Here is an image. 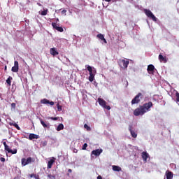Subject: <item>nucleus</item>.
Returning <instances> with one entry per match:
<instances>
[{
	"instance_id": "obj_12",
	"label": "nucleus",
	"mask_w": 179,
	"mask_h": 179,
	"mask_svg": "<svg viewBox=\"0 0 179 179\" xmlns=\"http://www.w3.org/2000/svg\"><path fill=\"white\" fill-rule=\"evenodd\" d=\"M41 104H50V106H54V101H50L47 99H43L41 101Z\"/></svg>"
},
{
	"instance_id": "obj_26",
	"label": "nucleus",
	"mask_w": 179,
	"mask_h": 179,
	"mask_svg": "<svg viewBox=\"0 0 179 179\" xmlns=\"http://www.w3.org/2000/svg\"><path fill=\"white\" fill-rule=\"evenodd\" d=\"M48 13V9L44 10L41 12V15L42 16H45L47 15V13Z\"/></svg>"
},
{
	"instance_id": "obj_14",
	"label": "nucleus",
	"mask_w": 179,
	"mask_h": 179,
	"mask_svg": "<svg viewBox=\"0 0 179 179\" xmlns=\"http://www.w3.org/2000/svg\"><path fill=\"white\" fill-rule=\"evenodd\" d=\"M159 60L161 62H164V64H166L167 62V57L165 56L164 57L162 55H159Z\"/></svg>"
},
{
	"instance_id": "obj_41",
	"label": "nucleus",
	"mask_w": 179,
	"mask_h": 179,
	"mask_svg": "<svg viewBox=\"0 0 179 179\" xmlns=\"http://www.w3.org/2000/svg\"><path fill=\"white\" fill-rule=\"evenodd\" d=\"M3 145L4 148L8 146V144H6V142H5V141L3 143Z\"/></svg>"
},
{
	"instance_id": "obj_18",
	"label": "nucleus",
	"mask_w": 179,
	"mask_h": 179,
	"mask_svg": "<svg viewBox=\"0 0 179 179\" xmlns=\"http://www.w3.org/2000/svg\"><path fill=\"white\" fill-rule=\"evenodd\" d=\"M38 135L34 134H30L29 136V141H32V139H38Z\"/></svg>"
},
{
	"instance_id": "obj_38",
	"label": "nucleus",
	"mask_w": 179,
	"mask_h": 179,
	"mask_svg": "<svg viewBox=\"0 0 179 179\" xmlns=\"http://www.w3.org/2000/svg\"><path fill=\"white\" fill-rule=\"evenodd\" d=\"M0 160H1V162H2L3 163L5 162V158H3V157H1V158H0Z\"/></svg>"
},
{
	"instance_id": "obj_47",
	"label": "nucleus",
	"mask_w": 179,
	"mask_h": 179,
	"mask_svg": "<svg viewBox=\"0 0 179 179\" xmlns=\"http://www.w3.org/2000/svg\"><path fill=\"white\" fill-rule=\"evenodd\" d=\"M0 122H1V119H0Z\"/></svg>"
},
{
	"instance_id": "obj_30",
	"label": "nucleus",
	"mask_w": 179,
	"mask_h": 179,
	"mask_svg": "<svg viewBox=\"0 0 179 179\" xmlns=\"http://www.w3.org/2000/svg\"><path fill=\"white\" fill-rule=\"evenodd\" d=\"M13 127H15V128H16V129H17L18 131H20V127H19V125L16 123L13 124Z\"/></svg>"
},
{
	"instance_id": "obj_13",
	"label": "nucleus",
	"mask_w": 179,
	"mask_h": 179,
	"mask_svg": "<svg viewBox=\"0 0 179 179\" xmlns=\"http://www.w3.org/2000/svg\"><path fill=\"white\" fill-rule=\"evenodd\" d=\"M50 52L51 55H53L54 57H55V55H58V54H59V52H58V51H57V49L55 48H50Z\"/></svg>"
},
{
	"instance_id": "obj_39",
	"label": "nucleus",
	"mask_w": 179,
	"mask_h": 179,
	"mask_svg": "<svg viewBox=\"0 0 179 179\" xmlns=\"http://www.w3.org/2000/svg\"><path fill=\"white\" fill-rule=\"evenodd\" d=\"M34 178H36V179H40V176H38V175H35V176H34Z\"/></svg>"
},
{
	"instance_id": "obj_35",
	"label": "nucleus",
	"mask_w": 179,
	"mask_h": 179,
	"mask_svg": "<svg viewBox=\"0 0 179 179\" xmlns=\"http://www.w3.org/2000/svg\"><path fill=\"white\" fill-rule=\"evenodd\" d=\"M48 178H50V179L55 178V176H54L51 174L48 175Z\"/></svg>"
},
{
	"instance_id": "obj_31",
	"label": "nucleus",
	"mask_w": 179,
	"mask_h": 179,
	"mask_svg": "<svg viewBox=\"0 0 179 179\" xmlns=\"http://www.w3.org/2000/svg\"><path fill=\"white\" fill-rule=\"evenodd\" d=\"M87 148V143H84L82 149H83V150H86Z\"/></svg>"
},
{
	"instance_id": "obj_20",
	"label": "nucleus",
	"mask_w": 179,
	"mask_h": 179,
	"mask_svg": "<svg viewBox=\"0 0 179 179\" xmlns=\"http://www.w3.org/2000/svg\"><path fill=\"white\" fill-rule=\"evenodd\" d=\"M112 169H113V171H121V167H120L118 166L113 165L112 166Z\"/></svg>"
},
{
	"instance_id": "obj_25",
	"label": "nucleus",
	"mask_w": 179,
	"mask_h": 179,
	"mask_svg": "<svg viewBox=\"0 0 179 179\" xmlns=\"http://www.w3.org/2000/svg\"><path fill=\"white\" fill-rule=\"evenodd\" d=\"M97 38H99V40H104V35L101 34H99L97 36H96Z\"/></svg>"
},
{
	"instance_id": "obj_21",
	"label": "nucleus",
	"mask_w": 179,
	"mask_h": 179,
	"mask_svg": "<svg viewBox=\"0 0 179 179\" xmlns=\"http://www.w3.org/2000/svg\"><path fill=\"white\" fill-rule=\"evenodd\" d=\"M41 125L43 127V128H48V125L45 124V122L43 120V119L40 118L39 119Z\"/></svg>"
},
{
	"instance_id": "obj_4",
	"label": "nucleus",
	"mask_w": 179,
	"mask_h": 179,
	"mask_svg": "<svg viewBox=\"0 0 179 179\" xmlns=\"http://www.w3.org/2000/svg\"><path fill=\"white\" fill-rule=\"evenodd\" d=\"M144 13L149 17L150 19H152L154 22H157V18L155 15H153V13L150 10L145 9Z\"/></svg>"
},
{
	"instance_id": "obj_28",
	"label": "nucleus",
	"mask_w": 179,
	"mask_h": 179,
	"mask_svg": "<svg viewBox=\"0 0 179 179\" xmlns=\"http://www.w3.org/2000/svg\"><path fill=\"white\" fill-rule=\"evenodd\" d=\"M5 150H6V152H8V153H10V152H12V150H10L9 148L8 145H6V147H4Z\"/></svg>"
},
{
	"instance_id": "obj_7",
	"label": "nucleus",
	"mask_w": 179,
	"mask_h": 179,
	"mask_svg": "<svg viewBox=\"0 0 179 179\" xmlns=\"http://www.w3.org/2000/svg\"><path fill=\"white\" fill-rule=\"evenodd\" d=\"M155 66L153 64H150L148 66L147 71L149 75H155Z\"/></svg>"
},
{
	"instance_id": "obj_24",
	"label": "nucleus",
	"mask_w": 179,
	"mask_h": 179,
	"mask_svg": "<svg viewBox=\"0 0 179 179\" xmlns=\"http://www.w3.org/2000/svg\"><path fill=\"white\" fill-rule=\"evenodd\" d=\"M96 76V74H91L89 76V80L90 82H93V80H94V76Z\"/></svg>"
},
{
	"instance_id": "obj_15",
	"label": "nucleus",
	"mask_w": 179,
	"mask_h": 179,
	"mask_svg": "<svg viewBox=\"0 0 179 179\" xmlns=\"http://www.w3.org/2000/svg\"><path fill=\"white\" fill-rule=\"evenodd\" d=\"M166 179H173L174 174L170 171H166Z\"/></svg>"
},
{
	"instance_id": "obj_17",
	"label": "nucleus",
	"mask_w": 179,
	"mask_h": 179,
	"mask_svg": "<svg viewBox=\"0 0 179 179\" xmlns=\"http://www.w3.org/2000/svg\"><path fill=\"white\" fill-rule=\"evenodd\" d=\"M87 69L89 71L90 75H95L96 74V71L93 70L92 66H87Z\"/></svg>"
},
{
	"instance_id": "obj_16",
	"label": "nucleus",
	"mask_w": 179,
	"mask_h": 179,
	"mask_svg": "<svg viewBox=\"0 0 179 179\" xmlns=\"http://www.w3.org/2000/svg\"><path fill=\"white\" fill-rule=\"evenodd\" d=\"M142 159L144 162H148V157H149V154L146 152H142Z\"/></svg>"
},
{
	"instance_id": "obj_5",
	"label": "nucleus",
	"mask_w": 179,
	"mask_h": 179,
	"mask_svg": "<svg viewBox=\"0 0 179 179\" xmlns=\"http://www.w3.org/2000/svg\"><path fill=\"white\" fill-rule=\"evenodd\" d=\"M98 102L99 106H101L103 108H106V110H111V107H110V106H107V102L104 99L99 98Z\"/></svg>"
},
{
	"instance_id": "obj_3",
	"label": "nucleus",
	"mask_w": 179,
	"mask_h": 179,
	"mask_svg": "<svg viewBox=\"0 0 179 179\" xmlns=\"http://www.w3.org/2000/svg\"><path fill=\"white\" fill-rule=\"evenodd\" d=\"M34 162H36V159L31 157H28L27 159L22 158L21 159L22 166H27V164H30V163H34Z\"/></svg>"
},
{
	"instance_id": "obj_46",
	"label": "nucleus",
	"mask_w": 179,
	"mask_h": 179,
	"mask_svg": "<svg viewBox=\"0 0 179 179\" xmlns=\"http://www.w3.org/2000/svg\"><path fill=\"white\" fill-rule=\"evenodd\" d=\"M74 153H78V150H74Z\"/></svg>"
},
{
	"instance_id": "obj_36",
	"label": "nucleus",
	"mask_w": 179,
	"mask_h": 179,
	"mask_svg": "<svg viewBox=\"0 0 179 179\" xmlns=\"http://www.w3.org/2000/svg\"><path fill=\"white\" fill-rule=\"evenodd\" d=\"M11 107H12V108H16V103H11Z\"/></svg>"
},
{
	"instance_id": "obj_29",
	"label": "nucleus",
	"mask_w": 179,
	"mask_h": 179,
	"mask_svg": "<svg viewBox=\"0 0 179 179\" xmlns=\"http://www.w3.org/2000/svg\"><path fill=\"white\" fill-rule=\"evenodd\" d=\"M57 107L58 111H62V106L59 105V103H57Z\"/></svg>"
},
{
	"instance_id": "obj_37",
	"label": "nucleus",
	"mask_w": 179,
	"mask_h": 179,
	"mask_svg": "<svg viewBox=\"0 0 179 179\" xmlns=\"http://www.w3.org/2000/svg\"><path fill=\"white\" fill-rule=\"evenodd\" d=\"M62 15H66V10H63L62 11Z\"/></svg>"
},
{
	"instance_id": "obj_10",
	"label": "nucleus",
	"mask_w": 179,
	"mask_h": 179,
	"mask_svg": "<svg viewBox=\"0 0 179 179\" xmlns=\"http://www.w3.org/2000/svg\"><path fill=\"white\" fill-rule=\"evenodd\" d=\"M120 64H122V68L127 69V68H128V65H129V60L122 59L120 60Z\"/></svg>"
},
{
	"instance_id": "obj_44",
	"label": "nucleus",
	"mask_w": 179,
	"mask_h": 179,
	"mask_svg": "<svg viewBox=\"0 0 179 179\" xmlns=\"http://www.w3.org/2000/svg\"><path fill=\"white\" fill-rule=\"evenodd\" d=\"M68 172H69V173H72V169H69V170H68Z\"/></svg>"
},
{
	"instance_id": "obj_1",
	"label": "nucleus",
	"mask_w": 179,
	"mask_h": 179,
	"mask_svg": "<svg viewBox=\"0 0 179 179\" xmlns=\"http://www.w3.org/2000/svg\"><path fill=\"white\" fill-rule=\"evenodd\" d=\"M152 107H153V103L152 101H149L136 108L133 114L135 115V117L144 115V114H146V113L150 111V108H152Z\"/></svg>"
},
{
	"instance_id": "obj_9",
	"label": "nucleus",
	"mask_w": 179,
	"mask_h": 179,
	"mask_svg": "<svg viewBox=\"0 0 179 179\" xmlns=\"http://www.w3.org/2000/svg\"><path fill=\"white\" fill-rule=\"evenodd\" d=\"M12 72H19V62L15 61L14 62V66L11 69Z\"/></svg>"
},
{
	"instance_id": "obj_22",
	"label": "nucleus",
	"mask_w": 179,
	"mask_h": 179,
	"mask_svg": "<svg viewBox=\"0 0 179 179\" xmlns=\"http://www.w3.org/2000/svg\"><path fill=\"white\" fill-rule=\"evenodd\" d=\"M12 79H13L12 77L9 76L8 79L6 80V83L8 85V86H10L12 83Z\"/></svg>"
},
{
	"instance_id": "obj_23",
	"label": "nucleus",
	"mask_w": 179,
	"mask_h": 179,
	"mask_svg": "<svg viewBox=\"0 0 179 179\" xmlns=\"http://www.w3.org/2000/svg\"><path fill=\"white\" fill-rule=\"evenodd\" d=\"M62 129H64V124L61 123L57 126V131H62Z\"/></svg>"
},
{
	"instance_id": "obj_32",
	"label": "nucleus",
	"mask_w": 179,
	"mask_h": 179,
	"mask_svg": "<svg viewBox=\"0 0 179 179\" xmlns=\"http://www.w3.org/2000/svg\"><path fill=\"white\" fill-rule=\"evenodd\" d=\"M176 101L179 102V93H178V92H176Z\"/></svg>"
},
{
	"instance_id": "obj_34",
	"label": "nucleus",
	"mask_w": 179,
	"mask_h": 179,
	"mask_svg": "<svg viewBox=\"0 0 179 179\" xmlns=\"http://www.w3.org/2000/svg\"><path fill=\"white\" fill-rule=\"evenodd\" d=\"M49 119H50V120H52V121H57L58 117H49Z\"/></svg>"
},
{
	"instance_id": "obj_45",
	"label": "nucleus",
	"mask_w": 179,
	"mask_h": 179,
	"mask_svg": "<svg viewBox=\"0 0 179 179\" xmlns=\"http://www.w3.org/2000/svg\"><path fill=\"white\" fill-rule=\"evenodd\" d=\"M112 2H117L118 0H110Z\"/></svg>"
},
{
	"instance_id": "obj_27",
	"label": "nucleus",
	"mask_w": 179,
	"mask_h": 179,
	"mask_svg": "<svg viewBox=\"0 0 179 179\" xmlns=\"http://www.w3.org/2000/svg\"><path fill=\"white\" fill-rule=\"evenodd\" d=\"M84 128L87 129V131H92V128L89 127V125H87V124H84Z\"/></svg>"
},
{
	"instance_id": "obj_6",
	"label": "nucleus",
	"mask_w": 179,
	"mask_h": 179,
	"mask_svg": "<svg viewBox=\"0 0 179 179\" xmlns=\"http://www.w3.org/2000/svg\"><path fill=\"white\" fill-rule=\"evenodd\" d=\"M129 131L132 138H138V131L132 129V125L129 126Z\"/></svg>"
},
{
	"instance_id": "obj_2",
	"label": "nucleus",
	"mask_w": 179,
	"mask_h": 179,
	"mask_svg": "<svg viewBox=\"0 0 179 179\" xmlns=\"http://www.w3.org/2000/svg\"><path fill=\"white\" fill-rule=\"evenodd\" d=\"M143 94H142V93L139 92L131 100V105L134 106V104H139V103H141V99H143Z\"/></svg>"
},
{
	"instance_id": "obj_19",
	"label": "nucleus",
	"mask_w": 179,
	"mask_h": 179,
	"mask_svg": "<svg viewBox=\"0 0 179 179\" xmlns=\"http://www.w3.org/2000/svg\"><path fill=\"white\" fill-rule=\"evenodd\" d=\"M55 162V160L54 159H50V161H48V169H51L52 167V164H54Z\"/></svg>"
},
{
	"instance_id": "obj_40",
	"label": "nucleus",
	"mask_w": 179,
	"mask_h": 179,
	"mask_svg": "<svg viewBox=\"0 0 179 179\" xmlns=\"http://www.w3.org/2000/svg\"><path fill=\"white\" fill-rule=\"evenodd\" d=\"M29 176H30V178H33V177H34V176H36V174L32 173V174H31V175H29Z\"/></svg>"
},
{
	"instance_id": "obj_42",
	"label": "nucleus",
	"mask_w": 179,
	"mask_h": 179,
	"mask_svg": "<svg viewBox=\"0 0 179 179\" xmlns=\"http://www.w3.org/2000/svg\"><path fill=\"white\" fill-rule=\"evenodd\" d=\"M102 41H103V43H105V44H107V40H106L104 38H103V39L102 40Z\"/></svg>"
},
{
	"instance_id": "obj_8",
	"label": "nucleus",
	"mask_w": 179,
	"mask_h": 179,
	"mask_svg": "<svg viewBox=\"0 0 179 179\" xmlns=\"http://www.w3.org/2000/svg\"><path fill=\"white\" fill-rule=\"evenodd\" d=\"M52 26L53 29H55V30H57V31H59L60 33L64 31V28H62V27H58V24L55 22H52Z\"/></svg>"
},
{
	"instance_id": "obj_11",
	"label": "nucleus",
	"mask_w": 179,
	"mask_h": 179,
	"mask_svg": "<svg viewBox=\"0 0 179 179\" xmlns=\"http://www.w3.org/2000/svg\"><path fill=\"white\" fill-rule=\"evenodd\" d=\"M101 153H103V149H96L92 151V155H94V156H99Z\"/></svg>"
},
{
	"instance_id": "obj_43",
	"label": "nucleus",
	"mask_w": 179,
	"mask_h": 179,
	"mask_svg": "<svg viewBox=\"0 0 179 179\" xmlns=\"http://www.w3.org/2000/svg\"><path fill=\"white\" fill-rule=\"evenodd\" d=\"M97 179H103V178L101 177V176H98Z\"/></svg>"
},
{
	"instance_id": "obj_33",
	"label": "nucleus",
	"mask_w": 179,
	"mask_h": 179,
	"mask_svg": "<svg viewBox=\"0 0 179 179\" xmlns=\"http://www.w3.org/2000/svg\"><path fill=\"white\" fill-rule=\"evenodd\" d=\"M12 155H16L17 153V150H12V152H10Z\"/></svg>"
}]
</instances>
